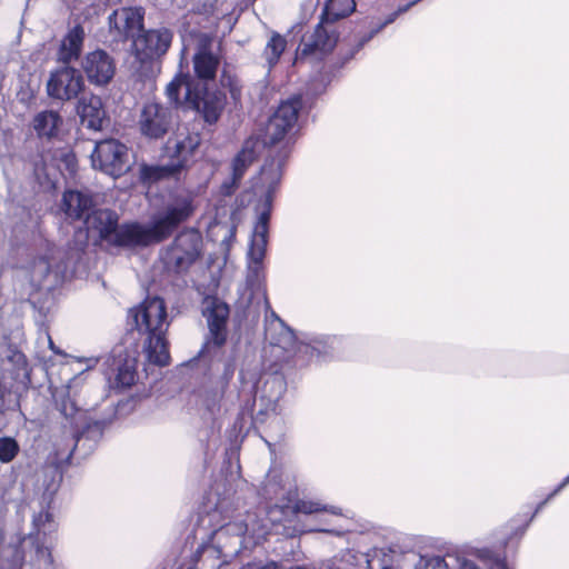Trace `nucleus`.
<instances>
[{
	"instance_id": "f257e3e1",
	"label": "nucleus",
	"mask_w": 569,
	"mask_h": 569,
	"mask_svg": "<svg viewBox=\"0 0 569 569\" xmlns=\"http://www.w3.org/2000/svg\"><path fill=\"white\" fill-rule=\"evenodd\" d=\"M192 192L180 190L171 193L161 211L156 213L148 226L140 223L118 224V216L108 209L93 210L86 216L84 224L89 236L111 246L129 247L149 244L168 238L180 223L193 213Z\"/></svg>"
},
{
	"instance_id": "f03ea898",
	"label": "nucleus",
	"mask_w": 569,
	"mask_h": 569,
	"mask_svg": "<svg viewBox=\"0 0 569 569\" xmlns=\"http://www.w3.org/2000/svg\"><path fill=\"white\" fill-rule=\"evenodd\" d=\"M138 332L144 337L142 350L150 363L164 367L170 362L167 332L170 326L167 306L159 297H148L129 311Z\"/></svg>"
},
{
	"instance_id": "7ed1b4c3",
	"label": "nucleus",
	"mask_w": 569,
	"mask_h": 569,
	"mask_svg": "<svg viewBox=\"0 0 569 569\" xmlns=\"http://www.w3.org/2000/svg\"><path fill=\"white\" fill-rule=\"evenodd\" d=\"M188 73L179 72L166 88V94L170 103L177 108L181 104L180 90L186 88V101L197 110L208 124L216 123L226 106V97L219 90H209L208 87L199 88Z\"/></svg>"
},
{
	"instance_id": "20e7f679",
	"label": "nucleus",
	"mask_w": 569,
	"mask_h": 569,
	"mask_svg": "<svg viewBox=\"0 0 569 569\" xmlns=\"http://www.w3.org/2000/svg\"><path fill=\"white\" fill-rule=\"evenodd\" d=\"M200 144V136L190 131L186 126H180L167 140L164 153L171 160L167 166H142L141 179L156 181L170 177L180 171L191 160L194 151Z\"/></svg>"
},
{
	"instance_id": "39448f33",
	"label": "nucleus",
	"mask_w": 569,
	"mask_h": 569,
	"mask_svg": "<svg viewBox=\"0 0 569 569\" xmlns=\"http://www.w3.org/2000/svg\"><path fill=\"white\" fill-rule=\"evenodd\" d=\"M202 239L193 230L179 233L162 256L169 270L187 271L200 257Z\"/></svg>"
},
{
	"instance_id": "423d86ee",
	"label": "nucleus",
	"mask_w": 569,
	"mask_h": 569,
	"mask_svg": "<svg viewBox=\"0 0 569 569\" xmlns=\"http://www.w3.org/2000/svg\"><path fill=\"white\" fill-rule=\"evenodd\" d=\"M272 203V190H268L264 200V209L260 212L254 224L251 242L248 251L249 279H258L262 271V261L266 256L269 233V220Z\"/></svg>"
},
{
	"instance_id": "0eeeda50",
	"label": "nucleus",
	"mask_w": 569,
	"mask_h": 569,
	"mask_svg": "<svg viewBox=\"0 0 569 569\" xmlns=\"http://www.w3.org/2000/svg\"><path fill=\"white\" fill-rule=\"evenodd\" d=\"M91 159L94 168L112 177L121 176L129 168L128 148L114 139L98 142Z\"/></svg>"
},
{
	"instance_id": "6e6552de",
	"label": "nucleus",
	"mask_w": 569,
	"mask_h": 569,
	"mask_svg": "<svg viewBox=\"0 0 569 569\" xmlns=\"http://www.w3.org/2000/svg\"><path fill=\"white\" fill-rule=\"evenodd\" d=\"M172 39L173 32L166 27L143 31L132 41L133 54L141 63L152 61L166 54Z\"/></svg>"
},
{
	"instance_id": "1a4fd4ad",
	"label": "nucleus",
	"mask_w": 569,
	"mask_h": 569,
	"mask_svg": "<svg viewBox=\"0 0 569 569\" xmlns=\"http://www.w3.org/2000/svg\"><path fill=\"white\" fill-rule=\"evenodd\" d=\"M301 100L293 97L283 101L266 126L264 144H274L281 141L287 132L296 124Z\"/></svg>"
},
{
	"instance_id": "9d476101",
	"label": "nucleus",
	"mask_w": 569,
	"mask_h": 569,
	"mask_svg": "<svg viewBox=\"0 0 569 569\" xmlns=\"http://www.w3.org/2000/svg\"><path fill=\"white\" fill-rule=\"evenodd\" d=\"M144 9L123 7L109 16V31L118 41L137 38L143 31Z\"/></svg>"
},
{
	"instance_id": "9b49d317",
	"label": "nucleus",
	"mask_w": 569,
	"mask_h": 569,
	"mask_svg": "<svg viewBox=\"0 0 569 569\" xmlns=\"http://www.w3.org/2000/svg\"><path fill=\"white\" fill-rule=\"evenodd\" d=\"M337 39L335 30L329 29L321 21L312 32H308L302 37L297 59H322L333 50Z\"/></svg>"
},
{
	"instance_id": "f8f14e48",
	"label": "nucleus",
	"mask_w": 569,
	"mask_h": 569,
	"mask_svg": "<svg viewBox=\"0 0 569 569\" xmlns=\"http://www.w3.org/2000/svg\"><path fill=\"white\" fill-rule=\"evenodd\" d=\"M84 81L81 73L71 67H61L51 72L47 82V92L58 100H71L83 89Z\"/></svg>"
},
{
	"instance_id": "ddd939ff",
	"label": "nucleus",
	"mask_w": 569,
	"mask_h": 569,
	"mask_svg": "<svg viewBox=\"0 0 569 569\" xmlns=\"http://www.w3.org/2000/svg\"><path fill=\"white\" fill-rule=\"evenodd\" d=\"M173 119V107L149 102L143 107L140 114V130L142 134L158 139L171 128Z\"/></svg>"
},
{
	"instance_id": "4468645a",
	"label": "nucleus",
	"mask_w": 569,
	"mask_h": 569,
	"mask_svg": "<svg viewBox=\"0 0 569 569\" xmlns=\"http://www.w3.org/2000/svg\"><path fill=\"white\" fill-rule=\"evenodd\" d=\"M64 273L66 266L60 258L51 254L33 261L30 268V280L33 286L50 290L62 282Z\"/></svg>"
},
{
	"instance_id": "2eb2a0df",
	"label": "nucleus",
	"mask_w": 569,
	"mask_h": 569,
	"mask_svg": "<svg viewBox=\"0 0 569 569\" xmlns=\"http://www.w3.org/2000/svg\"><path fill=\"white\" fill-rule=\"evenodd\" d=\"M82 69L91 83L103 86L113 78L116 66L109 53L103 50H94L84 57Z\"/></svg>"
},
{
	"instance_id": "dca6fc26",
	"label": "nucleus",
	"mask_w": 569,
	"mask_h": 569,
	"mask_svg": "<svg viewBox=\"0 0 569 569\" xmlns=\"http://www.w3.org/2000/svg\"><path fill=\"white\" fill-rule=\"evenodd\" d=\"M109 369L106 372L111 381V375H114L113 385L118 388H128L136 381V358L123 352L121 349L113 350L112 356L108 359Z\"/></svg>"
},
{
	"instance_id": "f3484780",
	"label": "nucleus",
	"mask_w": 569,
	"mask_h": 569,
	"mask_svg": "<svg viewBox=\"0 0 569 569\" xmlns=\"http://www.w3.org/2000/svg\"><path fill=\"white\" fill-rule=\"evenodd\" d=\"M270 322L266 329L270 342L287 352H307L308 345L298 343L293 331L273 312H270Z\"/></svg>"
},
{
	"instance_id": "a211bd4d",
	"label": "nucleus",
	"mask_w": 569,
	"mask_h": 569,
	"mask_svg": "<svg viewBox=\"0 0 569 569\" xmlns=\"http://www.w3.org/2000/svg\"><path fill=\"white\" fill-rule=\"evenodd\" d=\"M229 317V308L226 303L213 301L211 308L207 310V321L209 327V336L206 347L211 346L220 348L227 340V320Z\"/></svg>"
},
{
	"instance_id": "6ab92c4d",
	"label": "nucleus",
	"mask_w": 569,
	"mask_h": 569,
	"mask_svg": "<svg viewBox=\"0 0 569 569\" xmlns=\"http://www.w3.org/2000/svg\"><path fill=\"white\" fill-rule=\"evenodd\" d=\"M196 78L207 87L213 81L220 66L219 57L211 52L207 43L199 46L192 58Z\"/></svg>"
},
{
	"instance_id": "aec40b11",
	"label": "nucleus",
	"mask_w": 569,
	"mask_h": 569,
	"mask_svg": "<svg viewBox=\"0 0 569 569\" xmlns=\"http://www.w3.org/2000/svg\"><path fill=\"white\" fill-rule=\"evenodd\" d=\"M77 112L81 123L88 129L98 131L102 129L106 120V111L101 99L98 96L83 97L79 100Z\"/></svg>"
},
{
	"instance_id": "412c9836",
	"label": "nucleus",
	"mask_w": 569,
	"mask_h": 569,
	"mask_svg": "<svg viewBox=\"0 0 569 569\" xmlns=\"http://www.w3.org/2000/svg\"><path fill=\"white\" fill-rule=\"evenodd\" d=\"M290 500L288 501H281L276 502L273 507L270 508L269 515L271 521H278L279 519L272 517V515L276 512V510H280L281 513L287 516L289 512L291 513H305V515H311L315 512L326 511L330 512L332 515H339L341 516V512L336 507H328L320 501H313V500H299L295 502L293 506L289 505Z\"/></svg>"
},
{
	"instance_id": "4be33fe9",
	"label": "nucleus",
	"mask_w": 569,
	"mask_h": 569,
	"mask_svg": "<svg viewBox=\"0 0 569 569\" xmlns=\"http://www.w3.org/2000/svg\"><path fill=\"white\" fill-rule=\"evenodd\" d=\"M260 142L258 139L249 138L244 141L241 150L232 162V183L236 186L242 179L246 170L257 158Z\"/></svg>"
},
{
	"instance_id": "5701e85b",
	"label": "nucleus",
	"mask_w": 569,
	"mask_h": 569,
	"mask_svg": "<svg viewBox=\"0 0 569 569\" xmlns=\"http://www.w3.org/2000/svg\"><path fill=\"white\" fill-rule=\"evenodd\" d=\"M92 206V199L80 191L68 190L63 193L62 210L70 219H81Z\"/></svg>"
},
{
	"instance_id": "b1692460",
	"label": "nucleus",
	"mask_w": 569,
	"mask_h": 569,
	"mask_svg": "<svg viewBox=\"0 0 569 569\" xmlns=\"http://www.w3.org/2000/svg\"><path fill=\"white\" fill-rule=\"evenodd\" d=\"M84 39L83 28L80 26L73 27L61 42L59 50V59L63 62H69L79 57Z\"/></svg>"
},
{
	"instance_id": "393cba45",
	"label": "nucleus",
	"mask_w": 569,
	"mask_h": 569,
	"mask_svg": "<svg viewBox=\"0 0 569 569\" xmlns=\"http://www.w3.org/2000/svg\"><path fill=\"white\" fill-rule=\"evenodd\" d=\"M463 562L470 561L450 553L446 557L420 556L415 569H460Z\"/></svg>"
},
{
	"instance_id": "a878e982",
	"label": "nucleus",
	"mask_w": 569,
	"mask_h": 569,
	"mask_svg": "<svg viewBox=\"0 0 569 569\" xmlns=\"http://www.w3.org/2000/svg\"><path fill=\"white\" fill-rule=\"evenodd\" d=\"M62 120L56 111H42L33 118V129L39 137L51 138L57 134Z\"/></svg>"
},
{
	"instance_id": "bb28decb",
	"label": "nucleus",
	"mask_w": 569,
	"mask_h": 569,
	"mask_svg": "<svg viewBox=\"0 0 569 569\" xmlns=\"http://www.w3.org/2000/svg\"><path fill=\"white\" fill-rule=\"evenodd\" d=\"M355 8V0H328L322 17L326 22H333L349 16Z\"/></svg>"
},
{
	"instance_id": "cd10ccee",
	"label": "nucleus",
	"mask_w": 569,
	"mask_h": 569,
	"mask_svg": "<svg viewBox=\"0 0 569 569\" xmlns=\"http://www.w3.org/2000/svg\"><path fill=\"white\" fill-rule=\"evenodd\" d=\"M286 44V39L278 33L271 36L264 48V57L269 66H273L278 62L281 53L284 51Z\"/></svg>"
},
{
	"instance_id": "c85d7f7f",
	"label": "nucleus",
	"mask_w": 569,
	"mask_h": 569,
	"mask_svg": "<svg viewBox=\"0 0 569 569\" xmlns=\"http://www.w3.org/2000/svg\"><path fill=\"white\" fill-rule=\"evenodd\" d=\"M19 452L18 442L11 437L0 438V461L3 463L11 462Z\"/></svg>"
},
{
	"instance_id": "c756f323",
	"label": "nucleus",
	"mask_w": 569,
	"mask_h": 569,
	"mask_svg": "<svg viewBox=\"0 0 569 569\" xmlns=\"http://www.w3.org/2000/svg\"><path fill=\"white\" fill-rule=\"evenodd\" d=\"M237 529V535L238 536H241V535H244V533H248L250 530L252 531V537L256 538L257 541H259L260 539H264L266 536L268 535V531L267 529L262 528L261 530H259L258 532H256L254 528H250L249 525H244V530L242 528V525H228L226 529H220L218 531V535L221 536L224 531L227 532H230V531H234Z\"/></svg>"
},
{
	"instance_id": "7c9ffc66",
	"label": "nucleus",
	"mask_w": 569,
	"mask_h": 569,
	"mask_svg": "<svg viewBox=\"0 0 569 569\" xmlns=\"http://www.w3.org/2000/svg\"><path fill=\"white\" fill-rule=\"evenodd\" d=\"M241 569H282V565L273 560L267 562H249Z\"/></svg>"
},
{
	"instance_id": "2f4dec72",
	"label": "nucleus",
	"mask_w": 569,
	"mask_h": 569,
	"mask_svg": "<svg viewBox=\"0 0 569 569\" xmlns=\"http://www.w3.org/2000/svg\"><path fill=\"white\" fill-rule=\"evenodd\" d=\"M228 86H229V92H230L231 99L234 101V103H238L241 98L240 86L237 83V81H232L230 79L228 80Z\"/></svg>"
},
{
	"instance_id": "473e14b6",
	"label": "nucleus",
	"mask_w": 569,
	"mask_h": 569,
	"mask_svg": "<svg viewBox=\"0 0 569 569\" xmlns=\"http://www.w3.org/2000/svg\"><path fill=\"white\" fill-rule=\"evenodd\" d=\"M79 362H84L86 366H87V369H92L94 368L98 362H99V358L97 357H90V358H78L77 359Z\"/></svg>"
},
{
	"instance_id": "72a5a7b5",
	"label": "nucleus",
	"mask_w": 569,
	"mask_h": 569,
	"mask_svg": "<svg viewBox=\"0 0 569 569\" xmlns=\"http://www.w3.org/2000/svg\"><path fill=\"white\" fill-rule=\"evenodd\" d=\"M49 519H50V515L48 512H41L34 519V525L38 527L41 521H43V520L49 521Z\"/></svg>"
},
{
	"instance_id": "f704fd0d",
	"label": "nucleus",
	"mask_w": 569,
	"mask_h": 569,
	"mask_svg": "<svg viewBox=\"0 0 569 569\" xmlns=\"http://www.w3.org/2000/svg\"><path fill=\"white\" fill-rule=\"evenodd\" d=\"M264 490H266L267 495H271V493L277 495V486H276V483H272L270 481L266 485Z\"/></svg>"
},
{
	"instance_id": "c9c22d12",
	"label": "nucleus",
	"mask_w": 569,
	"mask_h": 569,
	"mask_svg": "<svg viewBox=\"0 0 569 569\" xmlns=\"http://www.w3.org/2000/svg\"><path fill=\"white\" fill-rule=\"evenodd\" d=\"M569 483V476L563 479V481L559 485V487L550 495V497L555 496L562 488H565Z\"/></svg>"
},
{
	"instance_id": "e433bc0d",
	"label": "nucleus",
	"mask_w": 569,
	"mask_h": 569,
	"mask_svg": "<svg viewBox=\"0 0 569 569\" xmlns=\"http://www.w3.org/2000/svg\"><path fill=\"white\" fill-rule=\"evenodd\" d=\"M270 177H271L272 181L278 182L280 180L279 167L276 170H270Z\"/></svg>"
},
{
	"instance_id": "4c0bfd02",
	"label": "nucleus",
	"mask_w": 569,
	"mask_h": 569,
	"mask_svg": "<svg viewBox=\"0 0 569 569\" xmlns=\"http://www.w3.org/2000/svg\"><path fill=\"white\" fill-rule=\"evenodd\" d=\"M460 569H478L473 562H463Z\"/></svg>"
},
{
	"instance_id": "58836bf2",
	"label": "nucleus",
	"mask_w": 569,
	"mask_h": 569,
	"mask_svg": "<svg viewBox=\"0 0 569 569\" xmlns=\"http://www.w3.org/2000/svg\"><path fill=\"white\" fill-rule=\"evenodd\" d=\"M268 174H269V169H267L266 167L262 169V179L263 180H267L268 179Z\"/></svg>"
},
{
	"instance_id": "ea45409f",
	"label": "nucleus",
	"mask_w": 569,
	"mask_h": 569,
	"mask_svg": "<svg viewBox=\"0 0 569 569\" xmlns=\"http://www.w3.org/2000/svg\"><path fill=\"white\" fill-rule=\"evenodd\" d=\"M316 531L332 532V533H336V535H340L339 531H333V530H329V529H316Z\"/></svg>"
},
{
	"instance_id": "a19ab883",
	"label": "nucleus",
	"mask_w": 569,
	"mask_h": 569,
	"mask_svg": "<svg viewBox=\"0 0 569 569\" xmlns=\"http://www.w3.org/2000/svg\"><path fill=\"white\" fill-rule=\"evenodd\" d=\"M48 342H49V347H50V349H53L54 343H53V341H52V339H51V337H50V336H48Z\"/></svg>"
},
{
	"instance_id": "79ce46f5",
	"label": "nucleus",
	"mask_w": 569,
	"mask_h": 569,
	"mask_svg": "<svg viewBox=\"0 0 569 569\" xmlns=\"http://www.w3.org/2000/svg\"><path fill=\"white\" fill-rule=\"evenodd\" d=\"M54 353L57 355H62L61 350L58 349L56 346L53 347V349H51Z\"/></svg>"
},
{
	"instance_id": "37998d69",
	"label": "nucleus",
	"mask_w": 569,
	"mask_h": 569,
	"mask_svg": "<svg viewBox=\"0 0 569 569\" xmlns=\"http://www.w3.org/2000/svg\"><path fill=\"white\" fill-rule=\"evenodd\" d=\"M47 556H48V562H50V561H51V560H50L51 553H49V552H48V555H47Z\"/></svg>"
},
{
	"instance_id": "c03bdc74",
	"label": "nucleus",
	"mask_w": 569,
	"mask_h": 569,
	"mask_svg": "<svg viewBox=\"0 0 569 569\" xmlns=\"http://www.w3.org/2000/svg\"><path fill=\"white\" fill-rule=\"evenodd\" d=\"M38 552H39V553H41V555H44V553H46V551H44V550H39Z\"/></svg>"
},
{
	"instance_id": "a18cd8bd",
	"label": "nucleus",
	"mask_w": 569,
	"mask_h": 569,
	"mask_svg": "<svg viewBox=\"0 0 569 569\" xmlns=\"http://www.w3.org/2000/svg\"><path fill=\"white\" fill-rule=\"evenodd\" d=\"M501 569H508L506 566H501Z\"/></svg>"
}]
</instances>
